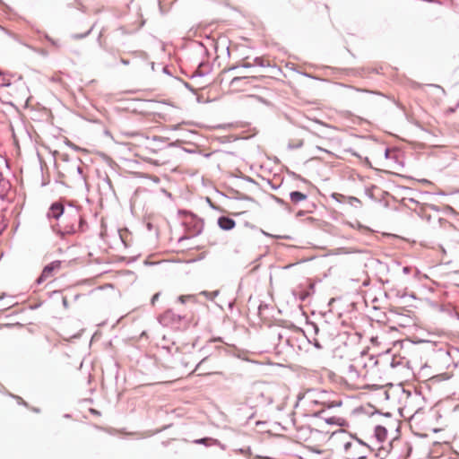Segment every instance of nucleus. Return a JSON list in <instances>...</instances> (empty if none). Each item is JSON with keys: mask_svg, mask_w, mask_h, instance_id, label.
<instances>
[{"mask_svg": "<svg viewBox=\"0 0 459 459\" xmlns=\"http://www.w3.org/2000/svg\"><path fill=\"white\" fill-rule=\"evenodd\" d=\"M368 361L372 363L366 356H359L353 359L344 368L342 379L348 386L352 389H366L370 385L368 380L372 373Z\"/></svg>", "mask_w": 459, "mask_h": 459, "instance_id": "f257e3e1", "label": "nucleus"}, {"mask_svg": "<svg viewBox=\"0 0 459 459\" xmlns=\"http://www.w3.org/2000/svg\"><path fill=\"white\" fill-rule=\"evenodd\" d=\"M341 402L332 401L330 394L325 391L307 390L299 396L298 408H302L311 415H317L324 411L325 408L338 407Z\"/></svg>", "mask_w": 459, "mask_h": 459, "instance_id": "f03ea898", "label": "nucleus"}, {"mask_svg": "<svg viewBox=\"0 0 459 459\" xmlns=\"http://www.w3.org/2000/svg\"><path fill=\"white\" fill-rule=\"evenodd\" d=\"M346 97L359 108H368L373 105L372 95H380L379 92L347 87Z\"/></svg>", "mask_w": 459, "mask_h": 459, "instance_id": "7ed1b4c3", "label": "nucleus"}, {"mask_svg": "<svg viewBox=\"0 0 459 459\" xmlns=\"http://www.w3.org/2000/svg\"><path fill=\"white\" fill-rule=\"evenodd\" d=\"M335 433L336 431L312 429L308 437L311 449L316 453H321L323 451L322 446L326 444Z\"/></svg>", "mask_w": 459, "mask_h": 459, "instance_id": "20e7f679", "label": "nucleus"}, {"mask_svg": "<svg viewBox=\"0 0 459 459\" xmlns=\"http://www.w3.org/2000/svg\"><path fill=\"white\" fill-rule=\"evenodd\" d=\"M348 459H365L369 453L368 447L359 441H348L344 444Z\"/></svg>", "mask_w": 459, "mask_h": 459, "instance_id": "39448f33", "label": "nucleus"}, {"mask_svg": "<svg viewBox=\"0 0 459 459\" xmlns=\"http://www.w3.org/2000/svg\"><path fill=\"white\" fill-rule=\"evenodd\" d=\"M411 447L407 442L403 440H394L391 443L390 453L397 456L398 459H405L409 456Z\"/></svg>", "mask_w": 459, "mask_h": 459, "instance_id": "423d86ee", "label": "nucleus"}, {"mask_svg": "<svg viewBox=\"0 0 459 459\" xmlns=\"http://www.w3.org/2000/svg\"><path fill=\"white\" fill-rule=\"evenodd\" d=\"M61 269V261H54L46 265L42 270L40 276L38 278L39 284L51 280Z\"/></svg>", "mask_w": 459, "mask_h": 459, "instance_id": "0eeeda50", "label": "nucleus"}, {"mask_svg": "<svg viewBox=\"0 0 459 459\" xmlns=\"http://www.w3.org/2000/svg\"><path fill=\"white\" fill-rule=\"evenodd\" d=\"M65 220L67 221V222H69V221L73 222L72 225H68L65 223V221H63L64 225L62 226V228L64 230V233H66V234L74 233L76 231L74 223H77V222L82 223V217L76 212L72 213V214H66Z\"/></svg>", "mask_w": 459, "mask_h": 459, "instance_id": "6e6552de", "label": "nucleus"}, {"mask_svg": "<svg viewBox=\"0 0 459 459\" xmlns=\"http://www.w3.org/2000/svg\"><path fill=\"white\" fill-rule=\"evenodd\" d=\"M143 108L140 111L144 117H152L156 119V117L161 118V116L156 112L157 103L154 101L147 100L143 103Z\"/></svg>", "mask_w": 459, "mask_h": 459, "instance_id": "1a4fd4ad", "label": "nucleus"}, {"mask_svg": "<svg viewBox=\"0 0 459 459\" xmlns=\"http://www.w3.org/2000/svg\"><path fill=\"white\" fill-rule=\"evenodd\" d=\"M211 360L210 357H205L198 364L197 366L195 367L194 372H197L198 371V376H209V375H212V374H215L217 373L216 371L214 370H203V367L204 366V364H206L207 362H209Z\"/></svg>", "mask_w": 459, "mask_h": 459, "instance_id": "9d476101", "label": "nucleus"}, {"mask_svg": "<svg viewBox=\"0 0 459 459\" xmlns=\"http://www.w3.org/2000/svg\"><path fill=\"white\" fill-rule=\"evenodd\" d=\"M218 225L221 230H230L235 227L236 222L229 217L222 216L218 219Z\"/></svg>", "mask_w": 459, "mask_h": 459, "instance_id": "9b49d317", "label": "nucleus"}, {"mask_svg": "<svg viewBox=\"0 0 459 459\" xmlns=\"http://www.w3.org/2000/svg\"><path fill=\"white\" fill-rule=\"evenodd\" d=\"M63 213H64L63 204L60 203H55L51 205V207L49 209L48 216L55 218V219H59Z\"/></svg>", "mask_w": 459, "mask_h": 459, "instance_id": "f8f14e48", "label": "nucleus"}, {"mask_svg": "<svg viewBox=\"0 0 459 459\" xmlns=\"http://www.w3.org/2000/svg\"><path fill=\"white\" fill-rule=\"evenodd\" d=\"M375 437L378 442H384L387 437V430L384 426H377L375 428Z\"/></svg>", "mask_w": 459, "mask_h": 459, "instance_id": "ddd939ff", "label": "nucleus"}, {"mask_svg": "<svg viewBox=\"0 0 459 459\" xmlns=\"http://www.w3.org/2000/svg\"><path fill=\"white\" fill-rule=\"evenodd\" d=\"M290 198L292 203L298 204V203L305 201L307 198V195H305L301 192L293 191L290 194Z\"/></svg>", "mask_w": 459, "mask_h": 459, "instance_id": "4468645a", "label": "nucleus"}, {"mask_svg": "<svg viewBox=\"0 0 459 459\" xmlns=\"http://www.w3.org/2000/svg\"><path fill=\"white\" fill-rule=\"evenodd\" d=\"M118 233H119V237H120L122 242L124 243V245L126 247L128 246L129 237H130L129 231L126 229H124V230H120L118 231Z\"/></svg>", "mask_w": 459, "mask_h": 459, "instance_id": "2eb2a0df", "label": "nucleus"}, {"mask_svg": "<svg viewBox=\"0 0 459 459\" xmlns=\"http://www.w3.org/2000/svg\"><path fill=\"white\" fill-rule=\"evenodd\" d=\"M326 422L329 424H334L336 426L342 427L344 425L345 420L340 417H331L326 420Z\"/></svg>", "mask_w": 459, "mask_h": 459, "instance_id": "dca6fc26", "label": "nucleus"}, {"mask_svg": "<svg viewBox=\"0 0 459 459\" xmlns=\"http://www.w3.org/2000/svg\"><path fill=\"white\" fill-rule=\"evenodd\" d=\"M194 297L191 296V295H182V296H179L178 298V300L181 302V303H185L186 300H189L191 299H193Z\"/></svg>", "mask_w": 459, "mask_h": 459, "instance_id": "f3484780", "label": "nucleus"}, {"mask_svg": "<svg viewBox=\"0 0 459 459\" xmlns=\"http://www.w3.org/2000/svg\"><path fill=\"white\" fill-rule=\"evenodd\" d=\"M159 296H160V293H156L153 295L152 299V304L154 305L155 302L158 300L159 299Z\"/></svg>", "mask_w": 459, "mask_h": 459, "instance_id": "a211bd4d", "label": "nucleus"}, {"mask_svg": "<svg viewBox=\"0 0 459 459\" xmlns=\"http://www.w3.org/2000/svg\"><path fill=\"white\" fill-rule=\"evenodd\" d=\"M208 440H209L208 438H202V439L195 440V442L198 443V444H206V442Z\"/></svg>", "mask_w": 459, "mask_h": 459, "instance_id": "6ab92c4d", "label": "nucleus"}, {"mask_svg": "<svg viewBox=\"0 0 459 459\" xmlns=\"http://www.w3.org/2000/svg\"><path fill=\"white\" fill-rule=\"evenodd\" d=\"M90 412H91V414H93V415H97V416H100V411H98L97 410L92 409V408H91V409H90Z\"/></svg>", "mask_w": 459, "mask_h": 459, "instance_id": "aec40b11", "label": "nucleus"}, {"mask_svg": "<svg viewBox=\"0 0 459 459\" xmlns=\"http://www.w3.org/2000/svg\"><path fill=\"white\" fill-rule=\"evenodd\" d=\"M239 80H241V77H235L232 79L230 84L233 85L235 84L237 82H238Z\"/></svg>", "mask_w": 459, "mask_h": 459, "instance_id": "412c9836", "label": "nucleus"}, {"mask_svg": "<svg viewBox=\"0 0 459 459\" xmlns=\"http://www.w3.org/2000/svg\"><path fill=\"white\" fill-rule=\"evenodd\" d=\"M121 62H122L124 65H128V63H129L127 60L123 59V58L121 59Z\"/></svg>", "mask_w": 459, "mask_h": 459, "instance_id": "4be33fe9", "label": "nucleus"}, {"mask_svg": "<svg viewBox=\"0 0 459 459\" xmlns=\"http://www.w3.org/2000/svg\"><path fill=\"white\" fill-rule=\"evenodd\" d=\"M338 433L342 434V435H344V431L342 429H339L338 430Z\"/></svg>", "mask_w": 459, "mask_h": 459, "instance_id": "5701e85b", "label": "nucleus"}, {"mask_svg": "<svg viewBox=\"0 0 459 459\" xmlns=\"http://www.w3.org/2000/svg\"><path fill=\"white\" fill-rule=\"evenodd\" d=\"M373 71L376 73H379V71L377 69H374Z\"/></svg>", "mask_w": 459, "mask_h": 459, "instance_id": "b1692460", "label": "nucleus"}, {"mask_svg": "<svg viewBox=\"0 0 459 459\" xmlns=\"http://www.w3.org/2000/svg\"><path fill=\"white\" fill-rule=\"evenodd\" d=\"M2 180V175L0 174V181Z\"/></svg>", "mask_w": 459, "mask_h": 459, "instance_id": "393cba45", "label": "nucleus"}]
</instances>
